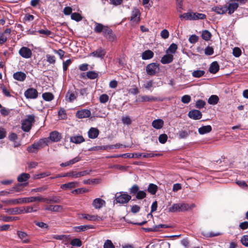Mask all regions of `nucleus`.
Returning <instances> with one entry per match:
<instances>
[{
  "label": "nucleus",
  "mask_w": 248,
  "mask_h": 248,
  "mask_svg": "<svg viewBox=\"0 0 248 248\" xmlns=\"http://www.w3.org/2000/svg\"><path fill=\"white\" fill-rule=\"evenodd\" d=\"M48 140L46 138L41 139L37 142H34L31 146H29L27 151L29 153H36L40 149L47 145Z\"/></svg>",
  "instance_id": "obj_1"
},
{
  "label": "nucleus",
  "mask_w": 248,
  "mask_h": 248,
  "mask_svg": "<svg viewBox=\"0 0 248 248\" xmlns=\"http://www.w3.org/2000/svg\"><path fill=\"white\" fill-rule=\"evenodd\" d=\"M34 122L35 119L33 115H28L27 118L23 120L22 123V129L25 132H29Z\"/></svg>",
  "instance_id": "obj_2"
},
{
  "label": "nucleus",
  "mask_w": 248,
  "mask_h": 248,
  "mask_svg": "<svg viewBox=\"0 0 248 248\" xmlns=\"http://www.w3.org/2000/svg\"><path fill=\"white\" fill-rule=\"evenodd\" d=\"M115 200L117 203L124 204L127 203L131 199V196L126 193L120 192L115 194Z\"/></svg>",
  "instance_id": "obj_3"
},
{
  "label": "nucleus",
  "mask_w": 248,
  "mask_h": 248,
  "mask_svg": "<svg viewBox=\"0 0 248 248\" xmlns=\"http://www.w3.org/2000/svg\"><path fill=\"white\" fill-rule=\"evenodd\" d=\"M159 69V64L155 63H151L147 65L146 70L148 75L153 76L157 72Z\"/></svg>",
  "instance_id": "obj_4"
},
{
  "label": "nucleus",
  "mask_w": 248,
  "mask_h": 248,
  "mask_svg": "<svg viewBox=\"0 0 248 248\" xmlns=\"http://www.w3.org/2000/svg\"><path fill=\"white\" fill-rule=\"evenodd\" d=\"M24 95L27 98L35 99L37 97L38 93L36 89L29 88L25 92Z\"/></svg>",
  "instance_id": "obj_5"
},
{
  "label": "nucleus",
  "mask_w": 248,
  "mask_h": 248,
  "mask_svg": "<svg viewBox=\"0 0 248 248\" xmlns=\"http://www.w3.org/2000/svg\"><path fill=\"white\" fill-rule=\"evenodd\" d=\"M140 10L137 8H134L131 13V21L136 23L139 22L140 20Z\"/></svg>",
  "instance_id": "obj_6"
},
{
  "label": "nucleus",
  "mask_w": 248,
  "mask_h": 248,
  "mask_svg": "<svg viewBox=\"0 0 248 248\" xmlns=\"http://www.w3.org/2000/svg\"><path fill=\"white\" fill-rule=\"evenodd\" d=\"M19 54L23 58L29 59L31 57L32 52L31 50L27 47H22L19 51Z\"/></svg>",
  "instance_id": "obj_7"
},
{
  "label": "nucleus",
  "mask_w": 248,
  "mask_h": 248,
  "mask_svg": "<svg viewBox=\"0 0 248 248\" xmlns=\"http://www.w3.org/2000/svg\"><path fill=\"white\" fill-rule=\"evenodd\" d=\"M11 32L10 29H6L4 32H0V44L2 45L5 43L8 37L10 36Z\"/></svg>",
  "instance_id": "obj_8"
},
{
  "label": "nucleus",
  "mask_w": 248,
  "mask_h": 248,
  "mask_svg": "<svg viewBox=\"0 0 248 248\" xmlns=\"http://www.w3.org/2000/svg\"><path fill=\"white\" fill-rule=\"evenodd\" d=\"M93 206L96 209H99L106 205V202L101 198L95 199L92 203Z\"/></svg>",
  "instance_id": "obj_9"
},
{
  "label": "nucleus",
  "mask_w": 248,
  "mask_h": 248,
  "mask_svg": "<svg viewBox=\"0 0 248 248\" xmlns=\"http://www.w3.org/2000/svg\"><path fill=\"white\" fill-rule=\"evenodd\" d=\"M18 237L24 243H29L30 242V238L27 233L24 232L18 231L16 232Z\"/></svg>",
  "instance_id": "obj_10"
},
{
  "label": "nucleus",
  "mask_w": 248,
  "mask_h": 248,
  "mask_svg": "<svg viewBox=\"0 0 248 248\" xmlns=\"http://www.w3.org/2000/svg\"><path fill=\"white\" fill-rule=\"evenodd\" d=\"M188 116L194 120H199L202 117V112L196 109L190 110L188 114Z\"/></svg>",
  "instance_id": "obj_11"
},
{
  "label": "nucleus",
  "mask_w": 248,
  "mask_h": 248,
  "mask_svg": "<svg viewBox=\"0 0 248 248\" xmlns=\"http://www.w3.org/2000/svg\"><path fill=\"white\" fill-rule=\"evenodd\" d=\"M104 36L109 41H113L114 39V35L112 31L108 27L106 26L103 31Z\"/></svg>",
  "instance_id": "obj_12"
},
{
  "label": "nucleus",
  "mask_w": 248,
  "mask_h": 248,
  "mask_svg": "<svg viewBox=\"0 0 248 248\" xmlns=\"http://www.w3.org/2000/svg\"><path fill=\"white\" fill-rule=\"evenodd\" d=\"M39 209V207L36 205H33L31 206H27L22 207L23 214L31 213L32 212H36Z\"/></svg>",
  "instance_id": "obj_13"
},
{
  "label": "nucleus",
  "mask_w": 248,
  "mask_h": 248,
  "mask_svg": "<svg viewBox=\"0 0 248 248\" xmlns=\"http://www.w3.org/2000/svg\"><path fill=\"white\" fill-rule=\"evenodd\" d=\"M77 96L78 94L76 92L68 91L65 95V99L66 101L71 103L77 99Z\"/></svg>",
  "instance_id": "obj_14"
},
{
  "label": "nucleus",
  "mask_w": 248,
  "mask_h": 248,
  "mask_svg": "<svg viewBox=\"0 0 248 248\" xmlns=\"http://www.w3.org/2000/svg\"><path fill=\"white\" fill-rule=\"evenodd\" d=\"M91 111L88 109H82L78 110L76 113V116L78 118H85L89 117L91 115Z\"/></svg>",
  "instance_id": "obj_15"
},
{
  "label": "nucleus",
  "mask_w": 248,
  "mask_h": 248,
  "mask_svg": "<svg viewBox=\"0 0 248 248\" xmlns=\"http://www.w3.org/2000/svg\"><path fill=\"white\" fill-rule=\"evenodd\" d=\"M106 51L102 48H98L96 51H94L90 54V56H93V57L103 58L106 54Z\"/></svg>",
  "instance_id": "obj_16"
},
{
  "label": "nucleus",
  "mask_w": 248,
  "mask_h": 248,
  "mask_svg": "<svg viewBox=\"0 0 248 248\" xmlns=\"http://www.w3.org/2000/svg\"><path fill=\"white\" fill-rule=\"evenodd\" d=\"M26 75L22 72H17L13 74V78L19 81H23L26 78Z\"/></svg>",
  "instance_id": "obj_17"
},
{
  "label": "nucleus",
  "mask_w": 248,
  "mask_h": 248,
  "mask_svg": "<svg viewBox=\"0 0 248 248\" xmlns=\"http://www.w3.org/2000/svg\"><path fill=\"white\" fill-rule=\"evenodd\" d=\"M238 3L235 1H232L228 4L227 6V11H228L229 14H232L238 8Z\"/></svg>",
  "instance_id": "obj_18"
},
{
  "label": "nucleus",
  "mask_w": 248,
  "mask_h": 248,
  "mask_svg": "<svg viewBox=\"0 0 248 248\" xmlns=\"http://www.w3.org/2000/svg\"><path fill=\"white\" fill-rule=\"evenodd\" d=\"M78 186V183L77 182H71L66 184L62 185L61 188L64 190L70 189L75 188Z\"/></svg>",
  "instance_id": "obj_19"
},
{
  "label": "nucleus",
  "mask_w": 248,
  "mask_h": 248,
  "mask_svg": "<svg viewBox=\"0 0 248 248\" xmlns=\"http://www.w3.org/2000/svg\"><path fill=\"white\" fill-rule=\"evenodd\" d=\"M173 60V55L166 53L161 59V62L163 64H168L172 62Z\"/></svg>",
  "instance_id": "obj_20"
},
{
  "label": "nucleus",
  "mask_w": 248,
  "mask_h": 248,
  "mask_svg": "<svg viewBox=\"0 0 248 248\" xmlns=\"http://www.w3.org/2000/svg\"><path fill=\"white\" fill-rule=\"evenodd\" d=\"M158 100L157 97L149 95H141L139 96V101L140 102H152Z\"/></svg>",
  "instance_id": "obj_21"
},
{
  "label": "nucleus",
  "mask_w": 248,
  "mask_h": 248,
  "mask_svg": "<svg viewBox=\"0 0 248 248\" xmlns=\"http://www.w3.org/2000/svg\"><path fill=\"white\" fill-rule=\"evenodd\" d=\"M180 212H185L191 210L195 207V204H188L186 203H179Z\"/></svg>",
  "instance_id": "obj_22"
},
{
  "label": "nucleus",
  "mask_w": 248,
  "mask_h": 248,
  "mask_svg": "<svg viewBox=\"0 0 248 248\" xmlns=\"http://www.w3.org/2000/svg\"><path fill=\"white\" fill-rule=\"evenodd\" d=\"M80 160H81V158L79 156H76V157H75L67 162L61 163L60 164V166L62 167L71 166L77 162H78Z\"/></svg>",
  "instance_id": "obj_23"
},
{
  "label": "nucleus",
  "mask_w": 248,
  "mask_h": 248,
  "mask_svg": "<svg viewBox=\"0 0 248 248\" xmlns=\"http://www.w3.org/2000/svg\"><path fill=\"white\" fill-rule=\"evenodd\" d=\"M61 138V134L57 131H53L50 133L49 139L53 142H58Z\"/></svg>",
  "instance_id": "obj_24"
},
{
  "label": "nucleus",
  "mask_w": 248,
  "mask_h": 248,
  "mask_svg": "<svg viewBox=\"0 0 248 248\" xmlns=\"http://www.w3.org/2000/svg\"><path fill=\"white\" fill-rule=\"evenodd\" d=\"M163 121L160 119L153 121L152 123V126L156 129H161L163 127Z\"/></svg>",
  "instance_id": "obj_25"
},
{
  "label": "nucleus",
  "mask_w": 248,
  "mask_h": 248,
  "mask_svg": "<svg viewBox=\"0 0 248 248\" xmlns=\"http://www.w3.org/2000/svg\"><path fill=\"white\" fill-rule=\"evenodd\" d=\"M70 141L71 142L79 144L84 141V139L82 136H74L70 137Z\"/></svg>",
  "instance_id": "obj_26"
},
{
  "label": "nucleus",
  "mask_w": 248,
  "mask_h": 248,
  "mask_svg": "<svg viewBox=\"0 0 248 248\" xmlns=\"http://www.w3.org/2000/svg\"><path fill=\"white\" fill-rule=\"evenodd\" d=\"M6 211L12 215H19L23 214L22 207L21 208L15 207L6 209Z\"/></svg>",
  "instance_id": "obj_27"
},
{
  "label": "nucleus",
  "mask_w": 248,
  "mask_h": 248,
  "mask_svg": "<svg viewBox=\"0 0 248 248\" xmlns=\"http://www.w3.org/2000/svg\"><path fill=\"white\" fill-rule=\"evenodd\" d=\"M219 69V66L217 62H213L209 67V71L212 74H216Z\"/></svg>",
  "instance_id": "obj_28"
},
{
  "label": "nucleus",
  "mask_w": 248,
  "mask_h": 248,
  "mask_svg": "<svg viewBox=\"0 0 248 248\" xmlns=\"http://www.w3.org/2000/svg\"><path fill=\"white\" fill-rule=\"evenodd\" d=\"M99 134V130L96 128H91L88 131L89 137L91 139H95Z\"/></svg>",
  "instance_id": "obj_29"
},
{
  "label": "nucleus",
  "mask_w": 248,
  "mask_h": 248,
  "mask_svg": "<svg viewBox=\"0 0 248 248\" xmlns=\"http://www.w3.org/2000/svg\"><path fill=\"white\" fill-rule=\"evenodd\" d=\"M212 130V127L210 125L203 126L198 129L199 133L201 134H205L209 133Z\"/></svg>",
  "instance_id": "obj_30"
},
{
  "label": "nucleus",
  "mask_w": 248,
  "mask_h": 248,
  "mask_svg": "<svg viewBox=\"0 0 248 248\" xmlns=\"http://www.w3.org/2000/svg\"><path fill=\"white\" fill-rule=\"evenodd\" d=\"M91 228H92V227L89 225H81L74 227L73 229L74 232H80L85 231Z\"/></svg>",
  "instance_id": "obj_31"
},
{
  "label": "nucleus",
  "mask_w": 248,
  "mask_h": 248,
  "mask_svg": "<svg viewBox=\"0 0 248 248\" xmlns=\"http://www.w3.org/2000/svg\"><path fill=\"white\" fill-rule=\"evenodd\" d=\"M46 210L52 212H61L62 210V207L61 205H50L46 208Z\"/></svg>",
  "instance_id": "obj_32"
},
{
  "label": "nucleus",
  "mask_w": 248,
  "mask_h": 248,
  "mask_svg": "<svg viewBox=\"0 0 248 248\" xmlns=\"http://www.w3.org/2000/svg\"><path fill=\"white\" fill-rule=\"evenodd\" d=\"M154 56V53L150 50H147L143 52L142 54V59L143 60H148L152 58Z\"/></svg>",
  "instance_id": "obj_33"
},
{
  "label": "nucleus",
  "mask_w": 248,
  "mask_h": 248,
  "mask_svg": "<svg viewBox=\"0 0 248 248\" xmlns=\"http://www.w3.org/2000/svg\"><path fill=\"white\" fill-rule=\"evenodd\" d=\"M83 218L91 221L99 220L101 217L97 215H90L89 214H82Z\"/></svg>",
  "instance_id": "obj_34"
},
{
  "label": "nucleus",
  "mask_w": 248,
  "mask_h": 248,
  "mask_svg": "<svg viewBox=\"0 0 248 248\" xmlns=\"http://www.w3.org/2000/svg\"><path fill=\"white\" fill-rule=\"evenodd\" d=\"M106 27V26H104L103 25L100 23L95 22V27L94 29V31L96 33H100L104 31Z\"/></svg>",
  "instance_id": "obj_35"
},
{
  "label": "nucleus",
  "mask_w": 248,
  "mask_h": 248,
  "mask_svg": "<svg viewBox=\"0 0 248 248\" xmlns=\"http://www.w3.org/2000/svg\"><path fill=\"white\" fill-rule=\"evenodd\" d=\"M212 11L216 12L218 14H223L227 11V9L226 8L215 6L212 8Z\"/></svg>",
  "instance_id": "obj_36"
},
{
  "label": "nucleus",
  "mask_w": 248,
  "mask_h": 248,
  "mask_svg": "<svg viewBox=\"0 0 248 248\" xmlns=\"http://www.w3.org/2000/svg\"><path fill=\"white\" fill-rule=\"evenodd\" d=\"M219 101V98L217 95H212L208 100V103L211 105H216Z\"/></svg>",
  "instance_id": "obj_37"
},
{
  "label": "nucleus",
  "mask_w": 248,
  "mask_h": 248,
  "mask_svg": "<svg viewBox=\"0 0 248 248\" xmlns=\"http://www.w3.org/2000/svg\"><path fill=\"white\" fill-rule=\"evenodd\" d=\"M177 49V46L175 44H172L166 50V53L173 54L175 53Z\"/></svg>",
  "instance_id": "obj_38"
},
{
  "label": "nucleus",
  "mask_w": 248,
  "mask_h": 248,
  "mask_svg": "<svg viewBox=\"0 0 248 248\" xmlns=\"http://www.w3.org/2000/svg\"><path fill=\"white\" fill-rule=\"evenodd\" d=\"M30 177L28 173H23L20 174L17 178V180L19 182L26 181Z\"/></svg>",
  "instance_id": "obj_39"
},
{
  "label": "nucleus",
  "mask_w": 248,
  "mask_h": 248,
  "mask_svg": "<svg viewBox=\"0 0 248 248\" xmlns=\"http://www.w3.org/2000/svg\"><path fill=\"white\" fill-rule=\"evenodd\" d=\"M46 199L43 198L41 197H31L28 198V203L32 202L35 201L41 202V201H46Z\"/></svg>",
  "instance_id": "obj_40"
},
{
  "label": "nucleus",
  "mask_w": 248,
  "mask_h": 248,
  "mask_svg": "<svg viewBox=\"0 0 248 248\" xmlns=\"http://www.w3.org/2000/svg\"><path fill=\"white\" fill-rule=\"evenodd\" d=\"M42 97L46 101H50L54 99V95L51 93H45L42 94Z\"/></svg>",
  "instance_id": "obj_41"
},
{
  "label": "nucleus",
  "mask_w": 248,
  "mask_h": 248,
  "mask_svg": "<svg viewBox=\"0 0 248 248\" xmlns=\"http://www.w3.org/2000/svg\"><path fill=\"white\" fill-rule=\"evenodd\" d=\"M205 74V71L201 70H194L192 73V75L195 78H201Z\"/></svg>",
  "instance_id": "obj_42"
},
{
  "label": "nucleus",
  "mask_w": 248,
  "mask_h": 248,
  "mask_svg": "<svg viewBox=\"0 0 248 248\" xmlns=\"http://www.w3.org/2000/svg\"><path fill=\"white\" fill-rule=\"evenodd\" d=\"M181 18H185L186 20H193V13L188 12L185 13L180 16Z\"/></svg>",
  "instance_id": "obj_43"
},
{
  "label": "nucleus",
  "mask_w": 248,
  "mask_h": 248,
  "mask_svg": "<svg viewBox=\"0 0 248 248\" xmlns=\"http://www.w3.org/2000/svg\"><path fill=\"white\" fill-rule=\"evenodd\" d=\"M157 189V186L156 185L153 184H150L148 187V191L149 193H150L151 194H155Z\"/></svg>",
  "instance_id": "obj_44"
},
{
  "label": "nucleus",
  "mask_w": 248,
  "mask_h": 248,
  "mask_svg": "<svg viewBox=\"0 0 248 248\" xmlns=\"http://www.w3.org/2000/svg\"><path fill=\"white\" fill-rule=\"evenodd\" d=\"M206 18L205 14L198 13H193V20L204 19Z\"/></svg>",
  "instance_id": "obj_45"
},
{
  "label": "nucleus",
  "mask_w": 248,
  "mask_h": 248,
  "mask_svg": "<svg viewBox=\"0 0 248 248\" xmlns=\"http://www.w3.org/2000/svg\"><path fill=\"white\" fill-rule=\"evenodd\" d=\"M169 212H180L179 203H174L169 209Z\"/></svg>",
  "instance_id": "obj_46"
},
{
  "label": "nucleus",
  "mask_w": 248,
  "mask_h": 248,
  "mask_svg": "<svg viewBox=\"0 0 248 248\" xmlns=\"http://www.w3.org/2000/svg\"><path fill=\"white\" fill-rule=\"evenodd\" d=\"M2 220L5 222H9L13 221L14 220H17L19 219V217H7V216H3L1 218Z\"/></svg>",
  "instance_id": "obj_47"
},
{
  "label": "nucleus",
  "mask_w": 248,
  "mask_h": 248,
  "mask_svg": "<svg viewBox=\"0 0 248 248\" xmlns=\"http://www.w3.org/2000/svg\"><path fill=\"white\" fill-rule=\"evenodd\" d=\"M211 37V33L207 30L203 31L202 33V38L206 41L209 40Z\"/></svg>",
  "instance_id": "obj_48"
},
{
  "label": "nucleus",
  "mask_w": 248,
  "mask_h": 248,
  "mask_svg": "<svg viewBox=\"0 0 248 248\" xmlns=\"http://www.w3.org/2000/svg\"><path fill=\"white\" fill-rule=\"evenodd\" d=\"M71 18L76 21H80L82 20L81 16L78 13H74L71 14Z\"/></svg>",
  "instance_id": "obj_49"
},
{
  "label": "nucleus",
  "mask_w": 248,
  "mask_h": 248,
  "mask_svg": "<svg viewBox=\"0 0 248 248\" xmlns=\"http://www.w3.org/2000/svg\"><path fill=\"white\" fill-rule=\"evenodd\" d=\"M88 78L94 79L98 77V74L94 71H88L86 74Z\"/></svg>",
  "instance_id": "obj_50"
},
{
  "label": "nucleus",
  "mask_w": 248,
  "mask_h": 248,
  "mask_svg": "<svg viewBox=\"0 0 248 248\" xmlns=\"http://www.w3.org/2000/svg\"><path fill=\"white\" fill-rule=\"evenodd\" d=\"M153 84L152 80H148L143 85V87L147 90H151V88L153 87Z\"/></svg>",
  "instance_id": "obj_51"
},
{
  "label": "nucleus",
  "mask_w": 248,
  "mask_h": 248,
  "mask_svg": "<svg viewBox=\"0 0 248 248\" xmlns=\"http://www.w3.org/2000/svg\"><path fill=\"white\" fill-rule=\"evenodd\" d=\"M70 244L72 245L73 246H76L79 247L82 245V242L81 240L78 238H75L73 239L71 242Z\"/></svg>",
  "instance_id": "obj_52"
},
{
  "label": "nucleus",
  "mask_w": 248,
  "mask_h": 248,
  "mask_svg": "<svg viewBox=\"0 0 248 248\" xmlns=\"http://www.w3.org/2000/svg\"><path fill=\"white\" fill-rule=\"evenodd\" d=\"M146 196V193L145 191L140 190L138 191L136 195V198L138 200H142L145 198Z\"/></svg>",
  "instance_id": "obj_53"
},
{
  "label": "nucleus",
  "mask_w": 248,
  "mask_h": 248,
  "mask_svg": "<svg viewBox=\"0 0 248 248\" xmlns=\"http://www.w3.org/2000/svg\"><path fill=\"white\" fill-rule=\"evenodd\" d=\"M1 202L7 205H16V199L2 200V201H1Z\"/></svg>",
  "instance_id": "obj_54"
},
{
  "label": "nucleus",
  "mask_w": 248,
  "mask_h": 248,
  "mask_svg": "<svg viewBox=\"0 0 248 248\" xmlns=\"http://www.w3.org/2000/svg\"><path fill=\"white\" fill-rule=\"evenodd\" d=\"M139 191V187L137 185H133L131 188L130 189L129 192L131 194L133 195L137 194L138 191Z\"/></svg>",
  "instance_id": "obj_55"
},
{
  "label": "nucleus",
  "mask_w": 248,
  "mask_h": 248,
  "mask_svg": "<svg viewBox=\"0 0 248 248\" xmlns=\"http://www.w3.org/2000/svg\"><path fill=\"white\" fill-rule=\"evenodd\" d=\"M34 223L36 226L41 228L45 229L46 230L48 229V226L47 224L43 222L35 221Z\"/></svg>",
  "instance_id": "obj_56"
},
{
  "label": "nucleus",
  "mask_w": 248,
  "mask_h": 248,
  "mask_svg": "<svg viewBox=\"0 0 248 248\" xmlns=\"http://www.w3.org/2000/svg\"><path fill=\"white\" fill-rule=\"evenodd\" d=\"M167 139L168 136L165 134H161L158 137V140L162 144L165 143L167 141Z\"/></svg>",
  "instance_id": "obj_57"
},
{
  "label": "nucleus",
  "mask_w": 248,
  "mask_h": 248,
  "mask_svg": "<svg viewBox=\"0 0 248 248\" xmlns=\"http://www.w3.org/2000/svg\"><path fill=\"white\" fill-rule=\"evenodd\" d=\"M47 189V186H43L31 189V192H42Z\"/></svg>",
  "instance_id": "obj_58"
},
{
  "label": "nucleus",
  "mask_w": 248,
  "mask_h": 248,
  "mask_svg": "<svg viewBox=\"0 0 248 248\" xmlns=\"http://www.w3.org/2000/svg\"><path fill=\"white\" fill-rule=\"evenodd\" d=\"M206 103L203 100L199 99L198 101H197L196 103V107L198 108H201L204 107Z\"/></svg>",
  "instance_id": "obj_59"
},
{
  "label": "nucleus",
  "mask_w": 248,
  "mask_h": 248,
  "mask_svg": "<svg viewBox=\"0 0 248 248\" xmlns=\"http://www.w3.org/2000/svg\"><path fill=\"white\" fill-rule=\"evenodd\" d=\"M104 248H115V247L110 240H107L104 243Z\"/></svg>",
  "instance_id": "obj_60"
},
{
  "label": "nucleus",
  "mask_w": 248,
  "mask_h": 248,
  "mask_svg": "<svg viewBox=\"0 0 248 248\" xmlns=\"http://www.w3.org/2000/svg\"><path fill=\"white\" fill-rule=\"evenodd\" d=\"M20 185H17L15 186H13L11 189H10V194L14 193L15 192H20L21 191V189L20 188Z\"/></svg>",
  "instance_id": "obj_61"
},
{
  "label": "nucleus",
  "mask_w": 248,
  "mask_h": 248,
  "mask_svg": "<svg viewBox=\"0 0 248 248\" xmlns=\"http://www.w3.org/2000/svg\"><path fill=\"white\" fill-rule=\"evenodd\" d=\"M232 54L235 57H238L241 54V50L238 47H234L233 49Z\"/></svg>",
  "instance_id": "obj_62"
},
{
  "label": "nucleus",
  "mask_w": 248,
  "mask_h": 248,
  "mask_svg": "<svg viewBox=\"0 0 248 248\" xmlns=\"http://www.w3.org/2000/svg\"><path fill=\"white\" fill-rule=\"evenodd\" d=\"M108 100V96L106 94L101 95L99 97L100 102L102 103H106Z\"/></svg>",
  "instance_id": "obj_63"
},
{
  "label": "nucleus",
  "mask_w": 248,
  "mask_h": 248,
  "mask_svg": "<svg viewBox=\"0 0 248 248\" xmlns=\"http://www.w3.org/2000/svg\"><path fill=\"white\" fill-rule=\"evenodd\" d=\"M241 241L242 244L248 247V235H244L241 239Z\"/></svg>",
  "instance_id": "obj_64"
}]
</instances>
